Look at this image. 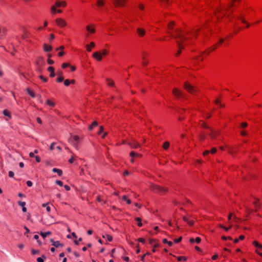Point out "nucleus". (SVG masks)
Listing matches in <instances>:
<instances>
[{"label":"nucleus","mask_w":262,"mask_h":262,"mask_svg":"<svg viewBox=\"0 0 262 262\" xmlns=\"http://www.w3.org/2000/svg\"><path fill=\"white\" fill-rule=\"evenodd\" d=\"M150 188L154 192H158L161 194H164L168 191V188L154 184H151Z\"/></svg>","instance_id":"1"},{"label":"nucleus","mask_w":262,"mask_h":262,"mask_svg":"<svg viewBox=\"0 0 262 262\" xmlns=\"http://www.w3.org/2000/svg\"><path fill=\"white\" fill-rule=\"evenodd\" d=\"M108 54V51L106 49H103L101 51L94 52L93 54V57L97 61H101L102 59V56H106Z\"/></svg>","instance_id":"2"},{"label":"nucleus","mask_w":262,"mask_h":262,"mask_svg":"<svg viewBox=\"0 0 262 262\" xmlns=\"http://www.w3.org/2000/svg\"><path fill=\"white\" fill-rule=\"evenodd\" d=\"M184 89L191 94L194 95L199 90L196 87H194L190 84L188 82H185L184 84Z\"/></svg>","instance_id":"3"},{"label":"nucleus","mask_w":262,"mask_h":262,"mask_svg":"<svg viewBox=\"0 0 262 262\" xmlns=\"http://www.w3.org/2000/svg\"><path fill=\"white\" fill-rule=\"evenodd\" d=\"M175 31L176 32V35L173 34L172 33L170 32H168V33L170 34L171 37L180 39V40H179L181 41L182 43H183V41L184 40H186L187 38L181 34V30L179 29H177L175 30Z\"/></svg>","instance_id":"4"},{"label":"nucleus","mask_w":262,"mask_h":262,"mask_svg":"<svg viewBox=\"0 0 262 262\" xmlns=\"http://www.w3.org/2000/svg\"><path fill=\"white\" fill-rule=\"evenodd\" d=\"M172 94L176 97L177 98L184 97L183 93L177 88H174L173 89Z\"/></svg>","instance_id":"5"},{"label":"nucleus","mask_w":262,"mask_h":262,"mask_svg":"<svg viewBox=\"0 0 262 262\" xmlns=\"http://www.w3.org/2000/svg\"><path fill=\"white\" fill-rule=\"evenodd\" d=\"M56 24L60 27H64L67 26V22L61 18H57L55 20Z\"/></svg>","instance_id":"6"},{"label":"nucleus","mask_w":262,"mask_h":262,"mask_svg":"<svg viewBox=\"0 0 262 262\" xmlns=\"http://www.w3.org/2000/svg\"><path fill=\"white\" fill-rule=\"evenodd\" d=\"M176 42H177V44L179 48V50L177 51V52L175 55L176 56H179V55H180L181 54V50L184 49V45H183V43H182L180 40H177Z\"/></svg>","instance_id":"7"},{"label":"nucleus","mask_w":262,"mask_h":262,"mask_svg":"<svg viewBox=\"0 0 262 262\" xmlns=\"http://www.w3.org/2000/svg\"><path fill=\"white\" fill-rule=\"evenodd\" d=\"M114 5L116 7H122L124 6L125 0H112Z\"/></svg>","instance_id":"8"},{"label":"nucleus","mask_w":262,"mask_h":262,"mask_svg":"<svg viewBox=\"0 0 262 262\" xmlns=\"http://www.w3.org/2000/svg\"><path fill=\"white\" fill-rule=\"evenodd\" d=\"M73 138L74 140L75 141V142L73 143V144L76 150H78V142L79 141V137L77 135H74L73 137Z\"/></svg>","instance_id":"9"},{"label":"nucleus","mask_w":262,"mask_h":262,"mask_svg":"<svg viewBox=\"0 0 262 262\" xmlns=\"http://www.w3.org/2000/svg\"><path fill=\"white\" fill-rule=\"evenodd\" d=\"M7 30L5 27H0V39H2L6 35Z\"/></svg>","instance_id":"10"},{"label":"nucleus","mask_w":262,"mask_h":262,"mask_svg":"<svg viewBox=\"0 0 262 262\" xmlns=\"http://www.w3.org/2000/svg\"><path fill=\"white\" fill-rule=\"evenodd\" d=\"M51 242L52 244V245L55 247L56 248H58L59 247H63V244L60 243L59 241H54L53 239H50Z\"/></svg>","instance_id":"11"},{"label":"nucleus","mask_w":262,"mask_h":262,"mask_svg":"<svg viewBox=\"0 0 262 262\" xmlns=\"http://www.w3.org/2000/svg\"><path fill=\"white\" fill-rule=\"evenodd\" d=\"M259 199H256V201L253 202V204L255 207V211H257L258 209H259L261 207V204L259 203Z\"/></svg>","instance_id":"12"},{"label":"nucleus","mask_w":262,"mask_h":262,"mask_svg":"<svg viewBox=\"0 0 262 262\" xmlns=\"http://www.w3.org/2000/svg\"><path fill=\"white\" fill-rule=\"evenodd\" d=\"M37 66H42L46 63L45 60L42 57H39L36 61Z\"/></svg>","instance_id":"13"},{"label":"nucleus","mask_w":262,"mask_h":262,"mask_svg":"<svg viewBox=\"0 0 262 262\" xmlns=\"http://www.w3.org/2000/svg\"><path fill=\"white\" fill-rule=\"evenodd\" d=\"M128 144L132 148H138V147H139L140 146L138 142H136L135 141H134L132 142L128 143Z\"/></svg>","instance_id":"14"},{"label":"nucleus","mask_w":262,"mask_h":262,"mask_svg":"<svg viewBox=\"0 0 262 262\" xmlns=\"http://www.w3.org/2000/svg\"><path fill=\"white\" fill-rule=\"evenodd\" d=\"M137 32L138 34V35L141 37L143 36L145 34V30L140 28H139L137 29Z\"/></svg>","instance_id":"15"},{"label":"nucleus","mask_w":262,"mask_h":262,"mask_svg":"<svg viewBox=\"0 0 262 262\" xmlns=\"http://www.w3.org/2000/svg\"><path fill=\"white\" fill-rule=\"evenodd\" d=\"M43 49L44 51H45L46 52H49L52 50V47L50 45H48L45 43V44H43Z\"/></svg>","instance_id":"16"},{"label":"nucleus","mask_w":262,"mask_h":262,"mask_svg":"<svg viewBox=\"0 0 262 262\" xmlns=\"http://www.w3.org/2000/svg\"><path fill=\"white\" fill-rule=\"evenodd\" d=\"M211 129V133L209 134V135L212 138H215L216 136H217L220 133L219 132H215L214 130Z\"/></svg>","instance_id":"17"},{"label":"nucleus","mask_w":262,"mask_h":262,"mask_svg":"<svg viewBox=\"0 0 262 262\" xmlns=\"http://www.w3.org/2000/svg\"><path fill=\"white\" fill-rule=\"evenodd\" d=\"M95 46V44L94 42H91L90 45H86V48L88 52H91L92 49L94 48Z\"/></svg>","instance_id":"18"},{"label":"nucleus","mask_w":262,"mask_h":262,"mask_svg":"<svg viewBox=\"0 0 262 262\" xmlns=\"http://www.w3.org/2000/svg\"><path fill=\"white\" fill-rule=\"evenodd\" d=\"M55 6L57 7H65L66 6V3L65 2H60L59 1H57L55 3Z\"/></svg>","instance_id":"19"},{"label":"nucleus","mask_w":262,"mask_h":262,"mask_svg":"<svg viewBox=\"0 0 262 262\" xmlns=\"http://www.w3.org/2000/svg\"><path fill=\"white\" fill-rule=\"evenodd\" d=\"M98 122L96 121H94L92 122V124L89 126L88 129L89 130H92L93 128V127H96L98 126Z\"/></svg>","instance_id":"20"},{"label":"nucleus","mask_w":262,"mask_h":262,"mask_svg":"<svg viewBox=\"0 0 262 262\" xmlns=\"http://www.w3.org/2000/svg\"><path fill=\"white\" fill-rule=\"evenodd\" d=\"M169 145L170 143L168 141H166L163 143L162 147L164 150H167L169 147Z\"/></svg>","instance_id":"21"},{"label":"nucleus","mask_w":262,"mask_h":262,"mask_svg":"<svg viewBox=\"0 0 262 262\" xmlns=\"http://www.w3.org/2000/svg\"><path fill=\"white\" fill-rule=\"evenodd\" d=\"M26 91L28 93V94L32 97L34 98L35 97V95L34 94V93L29 88H27L26 89Z\"/></svg>","instance_id":"22"},{"label":"nucleus","mask_w":262,"mask_h":262,"mask_svg":"<svg viewBox=\"0 0 262 262\" xmlns=\"http://www.w3.org/2000/svg\"><path fill=\"white\" fill-rule=\"evenodd\" d=\"M46 104L51 107H54L55 105V103L50 99L46 100Z\"/></svg>","instance_id":"23"},{"label":"nucleus","mask_w":262,"mask_h":262,"mask_svg":"<svg viewBox=\"0 0 262 262\" xmlns=\"http://www.w3.org/2000/svg\"><path fill=\"white\" fill-rule=\"evenodd\" d=\"M39 234L43 238H45L47 236L50 235L51 232L50 231H47L46 232L41 231Z\"/></svg>","instance_id":"24"},{"label":"nucleus","mask_w":262,"mask_h":262,"mask_svg":"<svg viewBox=\"0 0 262 262\" xmlns=\"http://www.w3.org/2000/svg\"><path fill=\"white\" fill-rule=\"evenodd\" d=\"M54 172H57L58 176H61L62 174V171L61 169H59L56 168H54L52 169Z\"/></svg>","instance_id":"25"},{"label":"nucleus","mask_w":262,"mask_h":262,"mask_svg":"<svg viewBox=\"0 0 262 262\" xmlns=\"http://www.w3.org/2000/svg\"><path fill=\"white\" fill-rule=\"evenodd\" d=\"M3 113L5 116L8 117L10 119L11 118L10 112L8 110H4Z\"/></svg>","instance_id":"26"},{"label":"nucleus","mask_w":262,"mask_h":262,"mask_svg":"<svg viewBox=\"0 0 262 262\" xmlns=\"http://www.w3.org/2000/svg\"><path fill=\"white\" fill-rule=\"evenodd\" d=\"M135 221L138 222V226L139 227H142L143 224L142 223V220L140 217H137L135 218Z\"/></svg>","instance_id":"27"},{"label":"nucleus","mask_w":262,"mask_h":262,"mask_svg":"<svg viewBox=\"0 0 262 262\" xmlns=\"http://www.w3.org/2000/svg\"><path fill=\"white\" fill-rule=\"evenodd\" d=\"M174 24H175V23L174 21H170L168 24V26H167L168 29L170 30H172L173 28V26H174Z\"/></svg>","instance_id":"28"},{"label":"nucleus","mask_w":262,"mask_h":262,"mask_svg":"<svg viewBox=\"0 0 262 262\" xmlns=\"http://www.w3.org/2000/svg\"><path fill=\"white\" fill-rule=\"evenodd\" d=\"M129 156L132 157H141V155H139L134 151H131L129 154Z\"/></svg>","instance_id":"29"},{"label":"nucleus","mask_w":262,"mask_h":262,"mask_svg":"<svg viewBox=\"0 0 262 262\" xmlns=\"http://www.w3.org/2000/svg\"><path fill=\"white\" fill-rule=\"evenodd\" d=\"M253 245L255 246L256 247H257L260 249H262V245L260 244H259L257 241H254L253 242Z\"/></svg>","instance_id":"30"},{"label":"nucleus","mask_w":262,"mask_h":262,"mask_svg":"<svg viewBox=\"0 0 262 262\" xmlns=\"http://www.w3.org/2000/svg\"><path fill=\"white\" fill-rule=\"evenodd\" d=\"M86 29L90 33H94L95 32V29L94 28H91L89 26H86Z\"/></svg>","instance_id":"31"},{"label":"nucleus","mask_w":262,"mask_h":262,"mask_svg":"<svg viewBox=\"0 0 262 262\" xmlns=\"http://www.w3.org/2000/svg\"><path fill=\"white\" fill-rule=\"evenodd\" d=\"M51 57V55L49 54L48 55L49 58L47 59V61L48 64H52L54 63V61L53 60L50 59V58Z\"/></svg>","instance_id":"32"},{"label":"nucleus","mask_w":262,"mask_h":262,"mask_svg":"<svg viewBox=\"0 0 262 262\" xmlns=\"http://www.w3.org/2000/svg\"><path fill=\"white\" fill-rule=\"evenodd\" d=\"M46 257L45 255H42V257H38L37 258V262H44L43 258H46Z\"/></svg>","instance_id":"33"},{"label":"nucleus","mask_w":262,"mask_h":262,"mask_svg":"<svg viewBox=\"0 0 262 262\" xmlns=\"http://www.w3.org/2000/svg\"><path fill=\"white\" fill-rule=\"evenodd\" d=\"M97 4L99 6H103L104 4V0H97Z\"/></svg>","instance_id":"34"},{"label":"nucleus","mask_w":262,"mask_h":262,"mask_svg":"<svg viewBox=\"0 0 262 262\" xmlns=\"http://www.w3.org/2000/svg\"><path fill=\"white\" fill-rule=\"evenodd\" d=\"M28 34H29V32H27V31H25L24 32V33L22 35L21 37H22L24 39H26V38L28 37Z\"/></svg>","instance_id":"35"},{"label":"nucleus","mask_w":262,"mask_h":262,"mask_svg":"<svg viewBox=\"0 0 262 262\" xmlns=\"http://www.w3.org/2000/svg\"><path fill=\"white\" fill-rule=\"evenodd\" d=\"M187 260V257L185 256H179L178 257V260L180 261L182 260L186 261Z\"/></svg>","instance_id":"36"},{"label":"nucleus","mask_w":262,"mask_h":262,"mask_svg":"<svg viewBox=\"0 0 262 262\" xmlns=\"http://www.w3.org/2000/svg\"><path fill=\"white\" fill-rule=\"evenodd\" d=\"M64 80V77L63 76H60L56 79V81L57 82H61L63 81Z\"/></svg>","instance_id":"37"},{"label":"nucleus","mask_w":262,"mask_h":262,"mask_svg":"<svg viewBox=\"0 0 262 262\" xmlns=\"http://www.w3.org/2000/svg\"><path fill=\"white\" fill-rule=\"evenodd\" d=\"M56 7H57L56 6H53L51 7V11L52 13H55L57 12Z\"/></svg>","instance_id":"38"},{"label":"nucleus","mask_w":262,"mask_h":262,"mask_svg":"<svg viewBox=\"0 0 262 262\" xmlns=\"http://www.w3.org/2000/svg\"><path fill=\"white\" fill-rule=\"evenodd\" d=\"M106 80L107 81H109V82L108 83V85L111 86H113L114 85V82L113 81H111V80L108 78L106 79Z\"/></svg>","instance_id":"39"},{"label":"nucleus","mask_w":262,"mask_h":262,"mask_svg":"<svg viewBox=\"0 0 262 262\" xmlns=\"http://www.w3.org/2000/svg\"><path fill=\"white\" fill-rule=\"evenodd\" d=\"M106 237H107V239L108 241L109 242H112V240H113V237L112 235H109V234H106Z\"/></svg>","instance_id":"40"},{"label":"nucleus","mask_w":262,"mask_h":262,"mask_svg":"<svg viewBox=\"0 0 262 262\" xmlns=\"http://www.w3.org/2000/svg\"><path fill=\"white\" fill-rule=\"evenodd\" d=\"M103 130H104V127L103 126H100L99 127V132H98V135H100L103 132Z\"/></svg>","instance_id":"41"},{"label":"nucleus","mask_w":262,"mask_h":262,"mask_svg":"<svg viewBox=\"0 0 262 262\" xmlns=\"http://www.w3.org/2000/svg\"><path fill=\"white\" fill-rule=\"evenodd\" d=\"M235 1V0H234V1L232 2V3L228 6V7L225 9V11H228L230 7H232L233 5V3Z\"/></svg>","instance_id":"42"},{"label":"nucleus","mask_w":262,"mask_h":262,"mask_svg":"<svg viewBox=\"0 0 262 262\" xmlns=\"http://www.w3.org/2000/svg\"><path fill=\"white\" fill-rule=\"evenodd\" d=\"M64 84L65 86H69L70 84V80L69 79H66L64 81Z\"/></svg>","instance_id":"43"},{"label":"nucleus","mask_w":262,"mask_h":262,"mask_svg":"<svg viewBox=\"0 0 262 262\" xmlns=\"http://www.w3.org/2000/svg\"><path fill=\"white\" fill-rule=\"evenodd\" d=\"M39 78L40 79L42 80L43 82H47V79L45 77H44L42 75H40L39 76Z\"/></svg>","instance_id":"44"},{"label":"nucleus","mask_w":262,"mask_h":262,"mask_svg":"<svg viewBox=\"0 0 262 262\" xmlns=\"http://www.w3.org/2000/svg\"><path fill=\"white\" fill-rule=\"evenodd\" d=\"M48 71L51 73L52 72H54L55 70L53 68V67H49V68H48Z\"/></svg>","instance_id":"45"},{"label":"nucleus","mask_w":262,"mask_h":262,"mask_svg":"<svg viewBox=\"0 0 262 262\" xmlns=\"http://www.w3.org/2000/svg\"><path fill=\"white\" fill-rule=\"evenodd\" d=\"M56 183L57 184H58V185H59L60 186H63L62 182L60 181V180H56Z\"/></svg>","instance_id":"46"},{"label":"nucleus","mask_w":262,"mask_h":262,"mask_svg":"<svg viewBox=\"0 0 262 262\" xmlns=\"http://www.w3.org/2000/svg\"><path fill=\"white\" fill-rule=\"evenodd\" d=\"M182 238V237L181 236V237H179V238H177V239H175L174 240V242L175 243H179V242H180L181 241Z\"/></svg>","instance_id":"47"},{"label":"nucleus","mask_w":262,"mask_h":262,"mask_svg":"<svg viewBox=\"0 0 262 262\" xmlns=\"http://www.w3.org/2000/svg\"><path fill=\"white\" fill-rule=\"evenodd\" d=\"M159 247V245L158 244H156L154 247H153V249H152V251L153 252H156V248L157 247Z\"/></svg>","instance_id":"48"},{"label":"nucleus","mask_w":262,"mask_h":262,"mask_svg":"<svg viewBox=\"0 0 262 262\" xmlns=\"http://www.w3.org/2000/svg\"><path fill=\"white\" fill-rule=\"evenodd\" d=\"M248 126V124L246 122H243L241 123V127L244 128Z\"/></svg>","instance_id":"49"},{"label":"nucleus","mask_w":262,"mask_h":262,"mask_svg":"<svg viewBox=\"0 0 262 262\" xmlns=\"http://www.w3.org/2000/svg\"><path fill=\"white\" fill-rule=\"evenodd\" d=\"M138 241L139 242H141V243H143V244H144L145 243V239L143 238H142V237H140V238H138Z\"/></svg>","instance_id":"50"},{"label":"nucleus","mask_w":262,"mask_h":262,"mask_svg":"<svg viewBox=\"0 0 262 262\" xmlns=\"http://www.w3.org/2000/svg\"><path fill=\"white\" fill-rule=\"evenodd\" d=\"M18 204L19 206H20L21 207H23V206H25V205H26V203L25 202H21V201H19L18 202Z\"/></svg>","instance_id":"51"},{"label":"nucleus","mask_w":262,"mask_h":262,"mask_svg":"<svg viewBox=\"0 0 262 262\" xmlns=\"http://www.w3.org/2000/svg\"><path fill=\"white\" fill-rule=\"evenodd\" d=\"M216 152V148L214 147L211 149V150L210 151V152L212 154H214Z\"/></svg>","instance_id":"52"},{"label":"nucleus","mask_w":262,"mask_h":262,"mask_svg":"<svg viewBox=\"0 0 262 262\" xmlns=\"http://www.w3.org/2000/svg\"><path fill=\"white\" fill-rule=\"evenodd\" d=\"M55 38V36L53 34H51L50 35L49 41L51 42L52 40H53Z\"/></svg>","instance_id":"53"},{"label":"nucleus","mask_w":262,"mask_h":262,"mask_svg":"<svg viewBox=\"0 0 262 262\" xmlns=\"http://www.w3.org/2000/svg\"><path fill=\"white\" fill-rule=\"evenodd\" d=\"M241 19L242 20V23L247 24V26H246L247 28L249 27V26H250L249 24H247L246 21L243 18L241 17Z\"/></svg>","instance_id":"54"},{"label":"nucleus","mask_w":262,"mask_h":262,"mask_svg":"<svg viewBox=\"0 0 262 262\" xmlns=\"http://www.w3.org/2000/svg\"><path fill=\"white\" fill-rule=\"evenodd\" d=\"M194 241L197 243V244H199L201 241V238L199 237H197L195 238Z\"/></svg>","instance_id":"55"},{"label":"nucleus","mask_w":262,"mask_h":262,"mask_svg":"<svg viewBox=\"0 0 262 262\" xmlns=\"http://www.w3.org/2000/svg\"><path fill=\"white\" fill-rule=\"evenodd\" d=\"M31 252H32V253L33 255L38 253L39 252V251L38 250H34V249H32Z\"/></svg>","instance_id":"56"},{"label":"nucleus","mask_w":262,"mask_h":262,"mask_svg":"<svg viewBox=\"0 0 262 262\" xmlns=\"http://www.w3.org/2000/svg\"><path fill=\"white\" fill-rule=\"evenodd\" d=\"M200 139L201 141H204L205 139V136L204 134L200 135Z\"/></svg>","instance_id":"57"},{"label":"nucleus","mask_w":262,"mask_h":262,"mask_svg":"<svg viewBox=\"0 0 262 262\" xmlns=\"http://www.w3.org/2000/svg\"><path fill=\"white\" fill-rule=\"evenodd\" d=\"M82 241V238L81 237H80L78 241H74V243L75 245H78L79 244V242L80 241Z\"/></svg>","instance_id":"58"},{"label":"nucleus","mask_w":262,"mask_h":262,"mask_svg":"<svg viewBox=\"0 0 262 262\" xmlns=\"http://www.w3.org/2000/svg\"><path fill=\"white\" fill-rule=\"evenodd\" d=\"M14 176V172L13 171H10L9 172V177L13 178Z\"/></svg>","instance_id":"59"},{"label":"nucleus","mask_w":262,"mask_h":262,"mask_svg":"<svg viewBox=\"0 0 262 262\" xmlns=\"http://www.w3.org/2000/svg\"><path fill=\"white\" fill-rule=\"evenodd\" d=\"M201 126L205 128H210L204 122L201 124Z\"/></svg>","instance_id":"60"},{"label":"nucleus","mask_w":262,"mask_h":262,"mask_svg":"<svg viewBox=\"0 0 262 262\" xmlns=\"http://www.w3.org/2000/svg\"><path fill=\"white\" fill-rule=\"evenodd\" d=\"M194 221L193 220H189L187 223L190 226H193V224H194Z\"/></svg>","instance_id":"61"},{"label":"nucleus","mask_w":262,"mask_h":262,"mask_svg":"<svg viewBox=\"0 0 262 262\" xmlns=\"http://www.w3.org/2000/svg\"><path fill=\"white\" fill-rule=\"evenodd\" d=\"M218 258V255L217 254H215L213 256H212V259L214 260H216Z\"/></svg>","instance_id":"62"},{"label":"nucleus","mask_w":262,"mask_h":262,"mask_svg":"<svg viewBox=\"0 0 262 262\" xmlns=\"http://www.w3.org/2000/svg\"><path fill=\"white\" fill-rule=\"evenodd\" d=\"M246 211L249 213H251L253 210L251 209H250L249 207H246Z\"/></svg>","instance_id":"63"},{"label":"nucleus","mask_w":262,"mask_h":262,"mask_svg":"<svg viewBox=\"0 0 262 262\" xmlns=\"http://www.w3.org/2000/svg\"><path fill=\"white\" fill-rule=\"evenodd\" d=\"M27 185H28V186L29 187H31L32 186V183L31 181H28L27 182Z\"/></svg>","instance_id":"64"}]
</instances>
